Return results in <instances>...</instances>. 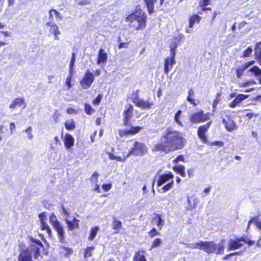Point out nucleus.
Segmentation results:
<instances>
[{"instance_id": "nucleus-42", "label": "nucleus", "mask_w": 261, "mask_h": 261, "mask_svg": "<svg viewBox=\"0 0 261 261\" xmlns=\"http://www.w3.org/2000/svg\"><path fill=\"white\" fill-rule=\"evenodd\" d=\"M99 174L97 172H94L90 178V180L94 184H96L98 182V176Z\"/></svg>"}, {"instance_id": "nucleus-5", "label": "nucleus", "mask_w": 261, "mask_h": 261, "mask_svg": "<svg viewBox=\"0 0 261 261\" xmlns=\"http://www.w3.org/2000/svg\"><path fill=\"white\" fill-rule=\"evenodd\" d=\"M147 152V148L142 143L136 142L130 150V154L135 156H142Z\"/></svg>"}, {"instance_id": "nucleus-39", "label": "nucleus", "mask_w": 261, "mask_h": 261, "mask_svg": "<svg viewBox=\"0 0 261 261\" xmlns=\"http://www.w3.org/2000/svg\"><path fill=\"white\" fill-rule=\"evenodd\" d=\"M41 223V229L44 230H46L47 233L50 235L51 234V229L49 226L45 221H42Z\"/></svg>"}, {"instance_id": "nucleus-56", "label": "nucleus", "mask_w": 261, "mask_h": 261, "mask_svg": "<svg viewBox=\"0 0 261 261\" xmlns=\"http://www.w3.org/2000/svg\"><path fill=\"white\" fill-rule=\"evenodd\" d=\"M60 116H61V114L58 113L57 112V111H56L55 113H54V114L53 115V118H54V121L56 122H58L59 119V118L60 117Z\"/></svg>"}, {"instance_id": "nucleus-41", "label": "nucleus", "mask_w": 261, "mask_h": 261, "mask_svg": "<svg viewBox=\"0 0 261 261\" xmlns=\"http://www.w3.org/2000/svg\"><path fill=\"white\" fill-rule=\"evenodd\" d=\"M182 113V111L181 110H178L176 114L175 115L174 117V120L179 125L182 126V123L179 120V118L181 116V114Z\"/></svg>"}, {"instance_id": "nucleus-6", "label": "nucleus", "mask_w": 261, "mask_h": 261, "mask_svg": "<svg viewBox=\"0 0 261 261\" xmlns=\"http://www.w3.org/2000/svg\"><path fill=\"white\" fill-rule=\"evenodd\" d=\"M94 79V74L89 70H87L84 77L80 82V84L83 89H87L92 85Z\"/></svg>"}, {"instance_id": "nucleus-40", "label": "nucleus", "mask_w": 261, "mask_h": 261, "mask_svg": "<svg viewBox=\"0 0 261 261\" xmlns=\"http://www.w3.org/2000/svg\"><path fill=\"white\" fill-rule=\"evenodd\" d=\"M85 111L88 115H91L95 112L94 109L88 103L85 104Z\"/></svg>"}, {"instance_id": "nucleus-12", "label": "nucleus", "mask_w": 261, "mask_h": 261, "mask_svg": "<svg viewBox=\"0 0 261 261\" xmlns=\"http://www.w3.org/2000/svg\"><path fill=\"white\" fill-rule=\"evenodd\" d=\"M173 177L174 175L171 172H169L167 174L161 175L159 176L158 179L157 185L158 186H161L166 183L167 184L170 182L171 181H173Z\"/></svg>"}, {"instance_id": "nucleus-31", "label": "nucleus", "mask_w": 261, "mask_h": 261, "mask_svg": "<svg viewBox=\"0 0 261 261\" xmlns=\"http://www.w3.org/2000/svg\"><path fill=\"white\" fill-rule=\"evenodd\" d=\"M252 223H255L256 227L258 229L261 230V218H260L259 216H258L256 219L253 218L250 220V221L248 222V228Z\"/></svg>"}, {"instance_id": "nucleus-54", "label": "nucleus", "mask_w": 261, "mask_h": 261, "mask_svg": "<svg viewBox=\"0 0 261 261\" xmlns=\"http://www.w3.org/2000/svg\"><path fill=\"white\" fill-rule=\"evenodd\" d=\"M102 96L100 94L98 95L97 97L93 101V104L94 105H98L101 100Z\"/></svg>"}, {"instance_id": "nucleus-34", "label": "nucleus", "mask_w": 261, "mask_h": 261, "mask_svg": "<svg viewBox=\"0 0 261 261\" xmlns=\"http://www.w3.org/2000/svg\"><path fill=\"white\" fill-rule=\"evenodd\" d=\"M112 226L113 229L116 230L115 233H117L118 232L119 229L122 226V223L121 221L114 219L113 221Z\"/></svg>"}, {"instance_id": "nucleus-60", "label": "nucleus", "mask_w": 261, "mask_h": 261, "mask_svg": "<svg viewBox=\"0 0 261 261\" xmlns=\"http://www.w3.org/2000/svg\"><path fill=\"white\" fill-rule=\"evenodd\" d=\"M90 3V2L89 1L82 0L78 3V5H80V6H86V5H89Z\"/></svg>"}, {"instance_id": "nucleus-8", "label": "nucleus", "mask_w": 261, "mask_h": 261, "mask_svg": "<svg viewBox=\"0 0 261 261\" xmlns=\"http://www.w3.org/2000/svg\"><path fill=\"white\" fill-rule=\"evenodd\" d=\"M217 246H193L192 248H198L202 250L208 254L216 252L217 254H221L224 250V246H219V248L216 250Z\"/></svg>"}, {"instance_id": "nucleus-23", "label": "nucleus", "mask_w": 261, "mask_h": 261, "mask_svg": "<svg viewBox=\"0 0 261 261\" xmlns=\"http://www.w3.org/2000/svg\"><path fill=\"white\" fill-rule=\"evenodd\" d=\"M254 63L255 62L254 61L247 62L242 67L237 69L236 70L237 76L239 79L241 78L243 74L244 71L248 68L253 65Z\"/></svg>"}, {"instance_id": "nucleus-9", "label": "nucleus", "mask_w": 261, "mask_h": 261, "mask_svg": "<svg viewBox=\"0 0 261 261\" xmlns=\"http://www.w3.org/2000/svg\"><path fill=\"white\" fill-rule=\"evenodd\" d=\"M226 118H222V124L228 132H232L238 129V126L230 116L226 115Z\"/></svg>"}, {"instance_id": "nucleus-32", "label": "nucleus", "mask_w": 261, "mask_h": 261, "mask_svg": "<svg viewBox=\"0 0 261 261\" xmlns=\"http://www.w3.org/2000/svg\"><path fill=\"white\" fill-rule=\"evenodd\" d=\"M65 127L67 129L73 130L75 128V126L74 122L72 119H69L66 121L65 123Z\"/></svg>"}, {"instance_id": "nucleus-3", "label": "nucleus", "mask_w": 261, "mask_h": 261, "mask_svg": "<svg viewBox=\"0 0 261 261\" xmlns=\"http://www.w3.org/2000/svg\"><path fill=\"white\" fill-rule=\"evenodd\" d=\"M50 246H30V247L20 251L18 257V261H32V255L35 258L39 257L43 258L50 254L49 250Z\"/></svg>"}, {"instance_id": "nucleus-27", "label": "nucleus", "mask_w": 261, "mask_h": 261, "mask_svg": "<svg viewBox=\"0 0 261 261\" xmlns=\"http://www.w3.org/2000/svg\"><path fill=\"white\" fill-rule=\"evenodd\" d=\"M24 104V100L22 98H18L12 101L10 106V109H14L16 107H21Z\"/></svg>"}, {"instance_id": "nucleus-18", "label": "nucleus", "mask_w": 261, "mask_h": 261, "mask_svg": "<svg viewBox=\"0 0 261 261\" xmlns=\"http://www.w3.org/2000/svg\"><path fill=\"white\" fill-rule=\"evenodd\" d=\"M59 252L61 257H67L73 254V250L70 247L65 246H61L59 249Z\"/></svg>"}, {"instance_id": "nucleus-38", "label": "nucleus", "mask_w": 261, "mask_h": 261, "mask_svg": "<svg viewBox=\"0 0 261 261\" xmlns=\"http://www.w3.org/2000/svg\"><path fill=\"white\" fill-rule=\"evenodd\" d=\"M98 230L99 227L98 226L92 228L91 229L90 236L89 237V239L91 240H93L95 237Z\"/></svg>"}, {"instance_id": "nucleus-25", "label": "nucleus", "mask_w": 261, "mask_h": 261, "mask_svg": "<svg viewBox=\"0 0 261 261\" xmlns=\"http://www.w3.org/2000/svg\"><path fill=\"white\" fill-rule=\"evenodd\" d=\"M133 261H147L144 250H138L136 252L134 257Z\"/></svg>"}, {"instance_id": "nucleus-26", "label": "nucleus", "mask_w": 261, "mask_h": 261, "mask_svg": "<svg viewBox=\"0 0 261 261\" xmlns=\"http://www.w3.org/2000/svg\"><path fill=\"white\" fill-rule=\"evenodd\" d=\"M49 32L50 34H52L54 36V39L56 40H59L60 38L58 36L61 34V32L59 29L58 25L55 24L52 25L49 28Z\"/></svg>"}, {"instance_id": "nucleus-33", "label": "nucleus", "mask_w": 261, "mask_h": 261, "mask_svg": "<svg viewBox=\"0 0 261 261\" xmlns=\"http://www.w3.org/2000/svg\"><path fill=\"white\" fill-rule=\"evenodd\" d=\"M178 45V43H177L175 41H172L170 45V56H175L176 55V49Z\"/></svg>"}, {"instance_id": "nucleus-17", "label": "nucleus", "mask_w": 261, "mask_h": 261, "mask_svg": "<svg viewBox=\"0 0 261 261\" xmlns=\"http://www.w3.org/2000/svg\"><path fill=\"white\" fill-rule=\"evenodd\" d=\"M175 56H171L165 59L164 65V71L167 74L169 71L172 68L173 65L175 64Z\"/></svg>"}, {"instance_id": "nucleus-46", "label": "nucleus", "mask_w": 261, "mask_h": 261, "mask_svg": "<svg viewBox=\"0 0 261 261\" xmlns=\"http://www.w3.org/2000/svg\"><path fill=\"white\" fill-rule=\"evenodd\" d=\"M249 71L253 72L255 75L261 74V69H260L256 66H253L252 68L249 69Z\"/></svg>"}, {"instance_id": "nucleus-43", "label": "nucleus", "mask_w": 261, "mask_h": 261, "mask_svg": "<svg viewBox=\"0 0 261 261\" xmlns=\"http://www.w3.org/2000/svg\"><path fill=\"white\" fill-rule=\"evenodd\" d=\"M75 60V53H73L72 54V57L70 63V68H69V72H73V67L74 65V62Z\"/></svg>"}, {"instance_id": "nucleus-52", "label": "nucleus", "mask_w": 261, "mask_h": 261, "mask_svg": "<svg viewBox=\"0 0 261 261\" xmlns=\"http://www.w3.org/2000/svg\"><path fill=\"white\" fill-rule=\"evenodd\" d=\"M252 51V49L251 47H248L244 51L243 54V56L244 57H248L250 56Z\"/></svg>"}, {"instance_id": "nucleus-7", "label": "nucleus", "mask_w": 261, "mask_h": 261, "mask_svg": "<svg viewBox=\"0 0 261 261\" xmlns=\"http://www.w3.org/2000/svg\"><path fill=\"white\" fill-rule=\"evenodd\" d=\"M209 113L203 114L202 110H199L198 112L195 113L191 115L190 120L194 123H198L207 121L209 119Z\"/></svg>"}, {"instance_id": "nucleus-13", "label": "nucleus", "mask_w": 261, "mask_h": 261, "mask_svg": "<svg viewBox=\"0 0 261 261\" xmlns=\"http://www.w3.org/2000/svg\"><path fill=\"white\" fill-rule=\"evenodd\" d=\"M212 122L210 121L206 124L201 126L198 129V135L201 141L205 142L206 141V137L205 136V132L207 131L208 128L210 127Z\"/></svg>"}, {"instance_id": "nucleus-64", "label": "nucleus", "mask_w": 261, "mask_h": 261, "mask_svg": "<svg viewBox=\"0 0 261 261\" xmlns=\"http://www.w3.org/2000/svg\"><path fill=\"white\" fill-rule=\"evenodd\" d=\"M62 213L64 215H65L67 217H69L70 213L66 208H65L64 206H62Z\"/></svg>"}, {"instance_id": "nucleus-61", "label": "nucleus", "mask_w": 261, "mask_h": 261, "mask_svg": "<svg viewBox=\"0 0 261 261\" xmlns=\"http://www.w3.org/2000/svg\"><path fill=\"white\" fill-rule=\"evenodd\" d=\"M66 112L68 114L71 115L77 113V111L71 108L67 109Z\"/></svg>"}, {"instance_id": "nucleus-48", "label": "nucleus", "mask_w": 261, "mask_h": 261, "mask_svg": "<svg viewBox=\"0 0 261 261\" xmlns=\"http://www.w3.org/2000/svg\"><path fill=\"white\" fill-rule=\"evenodd\" d=\"M198 202V199L197 198H195L194 199L193 204H190L187 206V210H192L193 208H195Z\"/></svg>"}, {"instance_id": "nucleus-62", "label": "nucleus", "mask_w": 261, "mask_h": 261, "mask_svg": "<svg viewBox=\"0 0 261 261\" xmlns=\"http://www.w3.org/2000/svg\"><path fill=\"white\" fill-rule=\"evenodd\" d=\"M47 213L45 212H43L39 214V217L40 218V222L42 221H44V219L46 217Z\"/></svg>"}, {"instance_id": "nucleus-28", "label": "nucleus", "mask_w": 261, "mask_h": 261, "mask_svg": "<svg viewBox=\"0 0 261 261\" xmlns=\"http://www.w3.org/2000/svg\"><path fill=\"white\" fill-rule=\"evenodd\" d=\"M201 20V17L198 15H194L190 17L189 28H193L195 23H199Z\"/></svg>"}, {"instance_id": "nucleus-14", "label": "nucleus", "mask_w": 261, "mask_h": 261, "mask_svg": "<svg viewBox=\"0 0 261 261\" xmlns=\"http://www.w3.org/2000/svg\"><path fill=\"white\" fill-rule=\"evenodd\" d=\"M212 122L210 121L206 124L201 126L198 129V135L201 141L205 142L206 141V137L205 136V132L207 131L208 128L210 127Z\"/></svg>"}, {"instance_id": "nucleus-11", "label": "nucleus", "mask_w": 261, "mask_h": 261, "mask_svg": "<svg viewBox=\"0 0 261 261\" xmlns=\"http://www.w3.org/2000/svg\"><path fill=\"white\" fill-rule=\"evenodd\" d=\"M133 102L135 105L142 109H150L153 105V103L148 100L145 101L144 99L138 97L133 98Z\"/></svg>"}, {"instance_id": "nucleus-50", "label": "nucleus", "mask_w": 261, "mask_h": 261, "mask_svg": "<svg viewBox=\"0 0 261 261\" xmlns=\"http://www.w3.org/2000/svg\"><path fill=\"white\" fill-rule=\"evenodd\" d=\"M72 73L73 72H69L68 76L67 77L66 80V84L68 87V89H69L71 87L70 81L72 77Z\"/></svg>"}, {"instance_id": "nucleus-2", "label": "nucleus", "mask_w": 261, "mask_h": 261, "mask_svg": "<svg viewBox=\"0 0 261 261\" xmlns=\"http://www.w3.org/2000/svg\"><path fill=\"white\" fill-rule=\"evenodd\" d=\"M146 20V14L140 6H136L135 10L128 14L125 19L128 27L137 31L143 30L145 28Z\"/></svg>"}, {"instance_id": "nucleus-47", "label": "nucleus", "mask_w": 261, "mask_h": 261, "mask_svg": "<svg viewBox=\"0 0 261 261\" xmlns=\"http://www.w3.org/2000/svg\"><path fill=\"white\" fill-rule=\"evenodd\" d=\"M173 184V181H171L170 182L166 184L163 188L162 190L164 192H165L167 191H169L172 187Z\"/></svg>"}, {"instance_id": "nucleus-16", "label": "nucleus", "mask_w": 261, "mask_h": 261, "mask_svg": "<svg viewBox=\"0 0 261 261\" xmlns=\"http://www.w3.org/2000/svg\"><path fill=\"white\" fill-rule=\"evenodd\" d=\"M248 95H244L243 94H238L233 100L228 104V106L231 108H234L239 106L240 103L245 100L248 97Z\"/></svg>"}, {"instance_id": "nucleus-1", "label": "nucleus", "mask_w": 261, "mask_h": 261, "mask_svg": "<svg viewBox=\"0 0 261 261\" xmlns=\"http://www.w3.org/2000/svg\"><path fill=\"white\" fill-rule=\"evenodd\" d=\"M185 142L186 140L180 132L169 127L163 132L161 142L154 146L153 150L168 153L181 149Z\"/></svg>"}, {"instance_id": "nucleus-63", "label": "nucleus", "mask_w": 261, "mask_h": 261, "mask_svg": "<svg viewBox=\"0 0 261 261\" xmlns=\"http://www.w3.org/2000/svg\"><path fill=\"white\" fill-rule=\"evenodd\" d=\"M211 145H217L220 147H222L224 145V143L221 141H215L212 142L211 144Z\"/></svg>"}, {"instance_id": "nucleus-4", "label": "nucleus", "mask_w": 261, "mask_h": 261, "mask_svg": "<svg viewBox=\"0 0 261 261\" xmlns=\"http://www.w3.org/2000/svg\"><path fill=\"white\" fill-rule=\"evenodd\" d=\"M49 222L57 231L59 239L62 241L63 238L64 231L63 226L57 219L54 213H52L49 217Z\"/></svg>"}, {"instance_id": "nucleus-37", "label": "nucleus", "mask_w": 261, "mask_h": 261, "mask_svg": "<svg viewBox=\"0 0 261 261\" xmlns=\"http://www.w3.org/2000/svg\"><path fill=\"white\" fill-rule=\"evenodd\" d=\"M245 250V249H244L242 250H240L238 251H235L233 252L230 253L229 254H226L224 257L223 259H227L229 257L233 256V255H242L243 254V252Z\"/></svg>"}, {"instance_id": "nucleus-49", "label": "nucleus", "mask_w": 261, "mask_h": 261, "mask_svg": "<svg viewBox=\"0 0 261 261\" xmlns=\"http://www.w3.org/2000/svg\"><path fill=\"white\" fill-rule=\"evenodd\" d=\"M25 132L28 134V138L29 140H32L33 135H32V129L31 126L29 127L25 130Z\"/></svg>"}, {"instance_id": "nucleus-36", "label": "nucleus", "mask_w": 261, "mask_h": 261, "mask_svg": "<svg viewBox=\"0 0 261 261\" xmlns=\"http://www.w3.org/2000/svg\"><path fill=\"white\" fill-rule=\"evenodd\" d=\"M153 221L155 222L156 225L160 227V229H161V228L164 224V220L163 219H162L160 216H158L155 218H154Z\"/></svg>"}, {"instance_id": "nucleus-58", "label": "nucleus", "mask_w": 261, "mask_h": 261, "mask_svg": "<svg viewBox=\"0 0 261 261\" xmlns=\"http://www.w3.org/2000/svg\"><path fill=\"white\" fill-rule=\"evenodd\" d=\"M102 188L105 191H108L111 189L112 185L111 184H103Z\"/></svg>"}, {"instance_id": "nucleus-53", "label": "nucleus", "mask_w": 261, "mask_h": 261, "mask_svg": "<svg viewBox=\"0 0 261 261\" xmlns=\"http://www.w3.org/2000/svg\"><path fill=\"white\" fill-rule=\"evenodd\" d=\"M210 0H200L199 4L201 7H204L210 4Z\"/></svg>"}, {"instance_id": "nucleus-59", "label": "nucleus", "mask_w": 261, "mask_h": 261, "mask_svg": "<svg viewBox=\"0 0 261 261\" xmlns=\"http://www.w3.org/2000/svg\"><path fill=\"white\" fill-rule=\"evenodd\" d=\"M141 128L139 126L135 127H132V128L130 130H131L130 134H135L138 133L140 131V130L141 129Z\"/></svg>"}, {"instance_id": "nucleus-15", "label": "nucleus", "mask_w": 261, "mask_h": 261, "mask_svg": "<svg viewBox=\"0 0 261 261\" xmlns=\"http://www.w3.org/2000/svg\"><path fill=\"white\" fill-rule=\"evenodd\" d=\"M212 122L210 121L206 124L201 126L198 129V135L201 141L205 142L206 141V137L205 136V132L207 131L208 128L210 127Z\"/></svg>"}, {"instance_id": "nucleus-35", "label": "nucleus", "mask_w": 261, "mask_h": 261, "mask_svg": "<svg viewBox=\"0 0 261 261\" xmlns=\"http://www.w3.org/2000/svg\"><path fill=\"white\" fill-rule=\"evenodd\" d=\"M109 158L111 160H116L118 162H125V158H122L120 156H117L115 155H114L113 153L110 152H107Z\"/></svg>"}, {"instance_id": "nucleus-45", "label": "nucleus", "mask_w": 261, "mask_h": 261, "mask_svg": "<svg viewBox=\"0 0 261 261\" xmlns=\"http://www.w3.org/2000/svg\"><path fill=\"white\" fill-rule=\"evenodd\" d=\"M220 100V94L219 93H218L216 95L215 99L214 100L213 103V111H215V109L217 106V105L218 104Z\"/></svg>"}, {"instance_id": "nucleus-19", "label": "nucleus", "mask_w": 261, "mask_h": 261, "mask_svg": "<svg viewBox=\"0 0 261 261\" xmlns=\"http://www.w3.org/2000/svg\"><path fill=\"white\" fill-rule=\"evenodd\" d=\"M65 221L67 225L68 229L70 230L79 228L80 220L75 218H73L72 220H70L66 218L65 219Z\"/></svg>"}, {"instance_id": "nucleus-24", "label": "nucleus", "mask_w": 261, "mask_h": 261, "mask_svg": "<svg viewBox=\"0 0 261 261\" xmlns=\"http://www.w3.org/2000/svg\"><path fill=\"white\" fill-rule=\"evenodd\" d=\"M94 249L95 247L93 246H87L83 250V257L85 260H87L88 258L92 256Z\"/></svg>"}, {"instance_id": "nucleus-29", "label": "nucleus", "mask_w": 261, "mask_h": 261, "mask_svg": "<svg viewBox=\"0 0 261 261\" xmlns=\"http://www.w3.org/2000/svg\"><path fill=\"white\" fill-rule=\"evenodd\" d=\"M185 169V167L181 165L175 166L173 167L174 171L179 174L182 177L186 176Z\"/></svg>"}, {"instance_id": "nucleus-55", "label": "nucleus", "mask_w": 261, "mask_h": 261, "mask_svg": "<svg viewBox=\"0 0 261 261\" xmlns=\"http://www.w3.org/2000/svg\"><path fill=\"white\" fill-rule=\"evenodd\" d=\"M54 15L56 16V20L57 21H60L63 19V17L60 13L57 11L56 10L54 11Z\"/></svg>"}, {"instance_id": "nucleus-30", "label": "nucleus", "mask_w": 261, "mask_h": 261, "mask_svg": "<svg viewBox=\"0 0 261 261\" xmlns=\"http://www.w3.org/2000/svg\"><path fill=\"white\" fill-rule=\"evenodd\" d=\"M146 7L147 8L148 12L149 14L152 13L154 10V4L155 3L156 0H144Z\"/></svg>"}, {"instance_id": "nucleus-10", "label": "nucleus", "mask_w": 261, "mask_h": 261, "mask_svg": "<svg viewBox=\"0 0 261 261\" xmlns=\"http://www.w3.org/2000/svg\"><path fill=\"white\" fill-rule=\"evenodd\" d=\"M125 110L123 112L124 123L125 125H129L130 120L133 116L134 107L133 105L128 104L124 107Z\"/></svg>"}, {"instance_id": "nucleus-44", "label": "nucleus", "mask_w": 261, "mask_h": 261, "mask_svg": "<svg viewBox=\"0 0 261 261\" xmlns=\"http://www.w3.org/2000/svg\"><path fill=\"white\" fill-rule=\"evenodd\" d=\"M255 56H261V42L256 44L255 48Z\"/></svg>"}, {"instance_id": "nucleus-51", "label": "nucleus", "mask_w": 261, "mask_h": 261, "mask_svg": "<svg viewBox=\"0 0 261 261\" xmlns=\"http://www.w3.org/2000/svg\"><path fill=\"white\" fill-rule=\"evenodd\" d=\"M184 162V157L182 155H179L176 157L174 160H173L172 162L173 164H177L179 162Z\"/></svg>"}, {"instance_id": "nucleus-22", "label": "nucleus", "mask_w": 261, "mask_h": 261, "mask_svg": "<svg viewBox=\"0 0 261 261\" xmlns=\"http://www.w3.org/2000/svg\"><path fill=\"white\" fill-rule=\"evenodd\" d=\"M108 56L106 52L102 48L100 49L98 53L97 63L98 65L105 64L107 61Z\"/></svg>"}, {"instance_id": "nucleus-20", "label": "nucleus", "mask_w": 261, "mask_h": 261, "mask_svg": "<svg viewBox=\"0 0 261 261\" xmlns=\"http://www.w3.org/2000/svg\"><path fill=\"white\" fill-rule=\"evenodd\" d=\"M63 142L66 148L69 150L74 145V139L72 135L66 134L64 136Z\"/></svg>"}, {"instance_id": "nucleus-21", "label": "nucleus", "mask_w": 261, "mask_h": 261, "mask_svg": "<svg viewBox=\"0 0 261 261\" xmlns=\"http://www.w3.org/2000/svg\"><path fill=\"white\" fill-rule=\"evenodd\" d=\"M243 242L245 244H248V245H252L254 244V242L251 240L249 238L247 237H242L237 239V241L231 240L229 242V245H242L240 242Z\"/></svg>"}, {"instance_id": "nucleus-57", "label": "nucleus", "mask_w": 261, "mask_h": 261, "mask_svg": "<svg viewBox=\"0 0 261 261\" xmlns=\"http://www.w3.org/2000/svg\"><path fill=\"white\" fill-rule=\"evenodd\" d=\"M131 130H121L119 131V135L121 137H123L125 135H127L128 134H131Z\"/></svg>"}]
</instances>
